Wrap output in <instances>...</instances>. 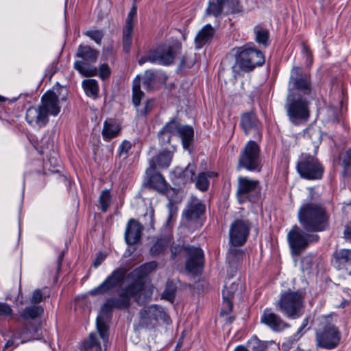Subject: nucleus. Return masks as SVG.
Masks as SVG:
<instances>
[{
  "label": "nucleus",
  "instance_id": "obj_1",
  "mask_svg": "<svg viewBox=\"0 0 351 351\" xmlns=\"http://www.w3.org/2000/svg\"><path fill=\"white\" fill-rule=\"evenodd\" d=\"M313 88L311 75L302 71L298 66H293L289 81L288 94L285 108L289 121L295 125L308 121L310 99H313Z\"/></svg>",
  "mask_w": 351,
  "mask_h": 351
},
{
  "label": "nucleus",
  "instance_id": "obj_2",
  "mask_svg": "<svg viewBox=\"0 0 351 351\" xmlns=\"http://www.w3.org/2000/svg\"><path fill=\"white\" fill-rule=\"evenodd\" d=\"M298 220L303 230L308 232L323 231L328 226V215L319 204H303L298 211Z\"/></svg>",
  "mask_w": 351,
  "mask_h": 351
},
{
  "label": "nucleus",
  "instance_id": "obj_3",
  "mask_svg": "<svg viewBox=\"0 0 351 351\" xmlns=\"http://www.w3.org/2000/svg\"><path fill=\"white\" fill-rule=\"evenodd\" d=\"M171 252V259L179 261L185 254L186 257V269L191 273H197L203 266L204 254L199 247L193 246L184 247L180 243H176L171 240L169 245Z\"/></svg>",
  "mask_w": 351,
  "mask_h": 351
},
{
  "label": "nucleus",
  "instance_id": "obj_4",
  "mask_svg": "<svg viewBox=\"0 0 351 351\" xmlns=\"http://www.w3.org/2000/svg\"><path fill=\"white\" fill-rule=\"evenodd\" d=\"M130 305V300L122 291L118 298H110L103 304L101 313L97 318V328L104 341V346H106L108 341V327L105 320L110 318L112 309H124L128 308Z\"/></svg>",
  "mask_w": 351,
  "mask_h": 351
},
{
  "label": "nucleus",
  "instance_id": "obj_5",
  "mask_svg": "<svg viewBox=\"0 0 351 351\" xmlns=\"http://www.w3.org/2000/svg\"><path fill=\"white\" fill-rule=\"evenodd\" d=\"M278 306L280 311L288 317H299L303 313L304 293L299 290L293 291L289 289L282 293Z\"/></svg>",
  "mask_w": 351,
  "mask_h": 351
},
{
  "label": "nucleus",
  "instance_id": "obj_6",
  "mask_svg": "<svg viewBox=\"0 0 351 351\" xmlns=\"http://www.w3.org/2000/svg\"><path fill=\"white\" fill-rule=\"evenodd\" d=\"M180 44L173 46L160 45L154 49L149 50L145 56L140 58L138 62L140 65L147 62L152 63H159L161 64L168 65L171 64L176 54L180 50Z\"/></svg>",
  "mask_w": 351,
  "mask_h": 351
},
{
  "label": "nucleus",
  "instance_id": "obj_7",
  "mask_svg": "<svg viewBox=\"0 0 351 351\" xmlns=\"http://www.w3.org/2000/svg\"><path fill=\"white\" fill-rule=\"evenodd\" d=\"M287 239L292 254L300 256L311 243L318 241L319 236L308 232H303L300 227L295 225L289 232Z\"/></svg>",
  "mask_w": 351,
  "mask_h": 351
},
{
  "label": "nucleus",
  "instance_id": "obj_8",
  "mask_svg": "<svg viewBox=\"0 0 351 351\" xmlns=\"http://www.w3.org/2000/svg\"><path fill=\"white\" fill-rule=\"evenodd\" d=\"M245 168L250 171H261L260 148L258 144L250 141L245 145L239 158L238 169Z\"/></svg>",
  "mask_w": 351,
  "mask_h": 351
},
{
  "label": "nucleus",
  "instance_id": "obj_9",
  "mask_svg": "<svg viewBox=\"0 0 351 351\" xmlns=\"http://www.w3.org/2000/svg\"><path fill=\"white\" fill-rule=\"evenodd\" d=\"M237 53V64L244 71H250L265 62L262 52L248 45L238 48Z\"/></svg>",
  "mask_w": 351,
  "mask_h": 351
},
{
  "label": "nucleus",
  "instance_id": "obj_10",
  "mask_svg": "<svg viewBox=\"0 0 351 351\" xmlns=\"http://www.w3.org/2000/svg\"><path fill=\"white\" fill-rule=\"evenodd\" d=\"M99 51L92 49L89 46L80 45L76 56L81 58L84 61H76L74 68L84 76H95L97 74V69L95 66L89 64L96 62Z\"/></svg>",
  "mask_w": 351,
  "mask_h": 351
},
{
  "label": "nucleus",
  "instance_id": "obj_11",
  "mask_svg": "<svg viewBox=\"0 0 351 351\" xmlns=\"http://www.w3.org/2000/svg\"><path fill=\"white\" fill-rule=\"evenodd\" d=\"M297 170L302 178L307 180L320 179L324 172V168L318 160L308 154L300 156Z\"/></svg>",
  "mask_w": 351,
  "mask_h": 351
},
{
  "label": "nucleus",
  "instance_id": "obj_12",
  "mask_svg": "<svg viewBox=\"0 0 351 351\" xmlns=\"http://www.w3.org/2000/svg\"><path fill=\"white\" fill-rule=\"evenodd\" d=\"M138 328L152 329L158 324L160 319L166 320L167 315L160 306L152 305L139 312Z\"/></svg>",
  "mask_w": 351,
  "mask_h": 351
},
{
  "label": "nucleus",
  "instance_id": "obj_13",
  "mask_svg": "<svg viewBox=\"0 0 351 351\" xmlns=\"http://www.w3.org/2000/svg\"><path fill=\"white\" fill-rule=\"evenodd\" d=\"M166 133L178 134L182 138L183 147L186 149H189L193 141L194 132L193 128L189 125H180L175 119H172L167 123L159 132V134L163 135Z\"/></svg>",
  "mask_w": 351,
  "mask_h": 351
},
{
  "label": "nucleus",
  "instance_id": "obj_14",
  "mask_svg": "<svg viewBox=\"0 0 351 351\" xmlns=\"http://www.w3.org/2000/svg\"><path fill=\"white\" fill-rule=\"evenodd\" d=\"M341 335L338 329L331 324L316 332L317 346L326 349H332L339 343Z\"/></svg>",
  "mask_w": 351,
  "mask_h": 351
},
{
  "label": "nucleus",
  "instance_id": "obj_15",
  "mask_svg": "<svg viewBox=\"0 0 351 351\" xmlns=\"http://www.w3.org/2000/svg\"><path fill=\"white\" fill-rule=\"evenodd\" d=\"M251 228L250 223L247 220L237 219L230 228V241L234 246L243 245L249 235Z\"/></svg>",
  "mask_w": 351,
  "mask_h": 351
},
{
  "label": "nucleus",
  "instance_id": "obj_16",
  "mask_svg": "<svg viewBox=\"0 0 351 351\" xmlns=\"http://www.w3.org/2000/svg\"><path fill=\"white\" fill-rule=\"evenodd\" d=\"M259 182L250 180L245 177L238 178L237 196L240 204L246 201L254 202L256 197L253 195L258 191Z\"/></svg>",
  "mask_w": 351,
  "mask_h": 351
},
{
  "label": "nucleus",
  "instance_id": "obj_17",
  "mask_svg": "<svg viewBox=\"0 0 351 351\" xmlns=\"http://www.w3.org/2000/svg\"><path fill=\"white\" fill-rule=\"evenodd\" d=\"M125 270L123 268L115 269L99 286L90 291L91 295H103L121 285L125 278Z\"/></svg>",
  "mask_w": 351,
  "mask_h": 351
},
{
  "label": "nucleus",
  "instance_id": "obj_18",
  "mask_svg": "<svg viewBox=\"0 0 351 351\" xmlns=\"http://www.w3.org/2000/svg\"><path fill=\"white\" fill-rule=\"evenodd\" d=\"M195 167L193 165H188L184 170V175L187 178H190L191 181H195V186L202 191H206L209 186L208 178L215 176L214 172H202L194 178Z\"/></svg>",
  "mask_w": 351,
  "mask_h": 351
},
{
  "label": "nucleus",
  "instance_id": "obj_19",
  "mask_svg": "<svg viewBox=\"0 0 351 351\" xmlns=\"http://www.w3.org/2000/svg\"><path fill=\"white\" fill-rule=\"evenodd\" d=\"M261 322L265 324L274 331H282L289 327L278 315L273 313L271 309L266 308L261 317Z\"/></svg>",
  "mask_w": 351,
  "mask_h": 351
},
{
  "label": "nucleus",
  "instance_id": "obj_20",
  "mask_svg": "<svg viewBox=\"0 0 351 351\" xmlns=\"http://www.w3.org/2000/svg\"><path fill=\"white\" fill-rule=\"evenodd\" d=\"M26 120L32 126L41 128L49 121L46 111L40 106L38 107H30L26 112Z\"/></svg>",
  "mask_w": 351,
  "mask_h": 351
},
{
  "label": "nucleus",
  "instance_id": "obj_21",
  "mask_svg": "<svg viewBox=\"0 0 351 351\" xmlns=\"http://www.w3.org/2000/svg\"><path fill=\"white\" fill-rule=\"evenodd\" d=\"M40 106L48 116H56L60 111L58 96L53 91H48L42 97Z\"/></svg>",
  "mask_w": 351,
  "mask_h": 351
},
{
  "label": "nucleus",
  "instance_id": "obj_22",
  "mask_svg": "<svg viewBox=\"0 0 351 351\" xmlns=\"http://www.w3.org/2000/svg\"><path fill=\"white\" fill-rule=\"evenodd\" d=\"M143 226L138 221L131 219L129 220L125 233V239L128 244L133 245L137 243L141 236Z\"/></svg>",
  "mask_w": 351,
  "mask_h": 351
},
{
  "label": "nucleus",
  "instance_id": "obj_23",
  "mask_svg": "<svg viewBox=\"0 0 351 351\" xmlns=\"http://www.w3.org/2000/svg\"><path fill=\"white\" fill-rule=\"evenodd\" d=\"M241 125L245 134L252 133L259 135L260 123L254 113H244L241 116Z\"/></svg>",
  "mask_w": 351,
  "mask_h": 351
},
{
  "label": "nucleus",
  "instance_id": "obj_24",
  "mask_svg": "<svg viewBox=\"0 0 351 351\" xmlns=\"http://www.w3.org/2000/svg\"><path fill=\"white\" fill-rule=\"evenodd\" d=\"M173 155V152L168 150H163L160 152L149 161L148 172L156 170L157 167L161 169L167 168L172 160Z\"/></svg>",
  "mask_w": 351,
  "mask_h": 351
},
{
  "label": "nucleus",
  "instance_id": "obj_25",
  "mask_svg": "<svg viewBox=\"0 0 351 351\" xmlns=\"http://www.w3.org/2000/svg\"><path fill=\"white\" fill-rule=\"evenodd\" d=\"M146 175L148 178V184L150 187L156 191L163 193L167 189V184L164 177L160 173L156 172V170L148 172V168L146 170Z\"/></svg>",
  "mask_w": 351,
  "mask_h": 351
},
{
  "label": "nucleus",
  "instance_id": "obj_26",
  "mask_svg": "<svg viewBox=\"0 0 351 351\" xmlns=\"http://www.w3.org/2000/svg\"><path fill=\"white\" fill-rule=\"evenodd\" d=\"M205 211V206L197 199H193L184 212L185 218L189 221L198 219Z\"/></svg>",
  "mask_w": 351,
  "mask_h": 351
},
{
  "label": "nucleus",
  "instance_id": "obj_27",
  "mask_svg": "<svg viewBox=\"0 0 351 351\" xmlns=\"http://www.w3.org/2000/svg\"><path fill=\"white\" fill-rule=\"evenodd\" d=\"M228 0H210L206 9V16H213L218 21L223 14L224 8Z\"/></svg>",
  "mask_w": 351,
  "mask_h": 351
},
{
  "label": "nucleus",
  "instance_id": "obj_28",
  "mask_svg": "<svg viewBox=\"0 0 351 351\" xmlns=\"http://www.w3.org/2000/svg\"><path fill=\"white\" fill-rule=\"evenodd\" d=\"M215 34V29L210 25L208 24L201 29L195 38V43L197 48H201L203 45L210 42Z\"/></svg>",
  "mask_w": 351,
  "mask_h": 351
},
{
  "label": "nucleus",
  "instance_id": "obj_29",
  "mask_svg": "<svg viewBox=\"0 0 351 351\" xmlns=\"http://www.w3.org/2000/svg\"><path fill=\"white\" fill-rule=\"evenodd\" d=\"M157 263L156 261H151L142 265L138 268L134 269L130 274L131 278H140L143 280V278L154 271L157 267Z\"/></svg>",
  "mask_w": 351,
  "mask_h": 351
},
{
  "label": "nucleus",
  "instance_id": "obj_30",
  "mask_svg": "<svg viewBox=\"0 0 351 351\" xmlns=\"http://www.w3.org/2000/svg\"><path fill=\"white\" fill-rule=\"evenodd\" d=\"M120 131L119 126L112 119L106 120L104 123L102 136L106 141H109L117 136Z\"/></svg>",
  "mask_w": 351,
  "mask_h": 351
},
{
  "label": "nucleus",
  "instance_id": "obj_31",
  "mask_svg": "<svg viewBox=\"0 0 351 351\" xmlns=\"http://www.w3.org/2000/svg\"><path fill=\"white\" fill-rule=\"evenodd\" d=\"M134 280L130 284L125 287L122 291L125 295H127L130 300L132 297L136 298L144 288V282L140 278H132Z\"/></svg>",
  "mask_w": 351,
  "mask_h": 351
},
{
  "label": "nucleus",
  "instance_id": "obj_32",
  "mask_svg": "<svg viewBox=\"0 0 351 351\" xmlns=\"http://www.w3.org/2000/svg\"><path fill=\"white\" fill-rule=\"evenodd\" d=\"M171 243V237H165L156 241L150 249V253L153 256H157L162 254Z\"/></svg>",
  "mask_w": 351,
  "mask_h": 351
},
{
  "label": "nucleus",
  "instance_id": "obj_33",
  "mask_svg": "<svg viewBox=\"0 0 351 351\" xmlns=\"http://www.w3.org/2000/svg\"><path fill=\"white\" fill-rule=\"evenodd\" d=\"M335 263L339 269H341L346 263H351V250L342 249L335 253Z\"/></svg>",
  "mask_w": 351,
  "mask_h": 351
},
{
  "label": "nucleus",
  "instance_id": "obj_34",
  "mask_svg": "<svg viewBox=\"0 0 351 351\" xmlns=\"http://www.w3.org/2000/svg\"><path fill=\"white\" fill-rule=\"evenodd\" d=\"M43 313V308L40 306H31L25 308L21 313L24 319H34Z\"/></svg>",
  "mask_w": 351,
  "mask_h": 351
},
{
  "label": "nucleus",
  "instance_id": "obj_35",
  "mask_svg": "<svg viewBox=\"0 0 351 351\" xmlns=\"http://www.w3.org/2000/svg\"><path fill=\"white\" fill-rule=\"evenodd\" d=\"M132 101L135 106H138L141 99L144 97V93L141 90V78L136 77L133 81Z\"/></svg>",
  "mask_w": 351,
  "mask_h": 351
},
{
  "label": "nucleus",
  "instance_id": "obj_36",
  "mask_svg": "<svg viewBox=\"0 0 351 351\" xmlns=\"http://www.w3.org/2000/svg\"><path fill=\"white\" fill-rule=\"evenodd\" d=\"M339 160L341 165L344 169L343 175L345 176H350L351 175V149L342 152L340 154Z\"/></svg>",
  "mask_w": 351,
  "mask_h": 351
},
{
  "label": "nucleus",
  "instance_id": "obj_37",
  "mask_svg": "<svg viewBox=\"0 0 351 351\" xmlns=\"http://www.w3.org/2000/svg\"><path fill=\"white\" fill-rule=\"evenodd\" d=\"M83 88L88 96L97 97L99 92L97 82L93 79L85 80L82 82Z\"/></svg>",
  "mask_w": 351,
  "mask_h": 351
},
{
  "label": "nucleus",
  "instance_id": "obj_38",
  "mask_svg": "<svg viewBox=\"0 0 351 351\" xmlns=\"http://www.w3.org/2000/svg\"><path fill=\"white\" fill-rule=\"evenodd\" d=\"M133 27L134 26L132 25H125L123 31V47L124 51L127 53L129 52L132 45Z\"/></svg>",
  "mask_w": 351,
  "mask_h": 351
},
{
  "label": "nucleus",
  "instance_id": "obj_39",
  "mask_svg": "<svg viewBox=\"0 0 351 351\" xmlns=\"http://www.w3.org/2000/svg\"><path fill=\"white\" fill-rule=\"evenodd\" d=\"M153 294L152 287H144L141 293L136 298L135 301L139 305H144L150 302Z\"/></svg>",
  "mask_w": 351,
  "mask_h": 351
},
{
  "label": "nucleus",
  "instance_id": "obj_40",
  "mask_svg": "<svg viewBox=\"0 0 351 351\" xmlns=\"http://www.w3.org/2000/svg\"><path fill=\"white\" fill-rule=\"evenodd\" d=\"M176 289V285L173 281H167L165 289L162 295V298L171 302H173L175 299Z\"/></svg>",
  "mask_w": 351,
  "mask_h": 351
},
{
  "label": "nucleus",
  "instance_id": "obj_41",
  "mask_svg": "<svg viewBox=\"0 0 351 351\" xmlns=\"http://www.w3.org/2000/svg\"><path fill=\"white\" fill-rule=\"evenodd\" d=\"M247 345L252 351H266L267 349V343L259 340L256 337L251 338Z\"/></svg>",
  "mask_w": 351,
  "mask_h": 351
},
{
  "label": "nucleus",
  "instance_id": "obj_42",
  "mask_svg": "<svg viewBox=\"0 0 351 351\" xmlns=\"http://www.w3.org/2000/svg\"><path fill=\"white\" fill-rule=\"evenodd\" d=\"M254 32L256 34V40L258 43H261L265 46L268 45L269 40V32L267 30L261 28L259 26H256L254 28Z\"/></svg>",
  "mask_w": 351,
  "mask_h": 351
},
{
  "label": "nucleus",
  "instance_id": "obj_43",
  "mask_svg": "<svg viewBox=\"0 0 351 351\" xmlns=\"http://www.w3.org/2000/svg\"><path fill=\"white\" fill-rule=\"evenodd\" d=\"M111 201V195L109 190H104L101 193L99 196V204L101 205V208L103 212H106L110 204Z\"/></svg>",
  "mask_w": 351,
  "mask_h": 351
},
{
  "label": "nucleus",
  "instance_id": "obj_44",
  "mask_svg": "<svg viewBox=\"0 0 351 351\" xmlns=\"http://www.w3.org/2000/svg\"><path fill=\"white\" fill-rule=\"evenodd\" d=\"M156 74L152 70H147L145 72L143 78V84L147 89L150 90L152 88L153 84L155 81Z\"/></svg>",
  "mask_w": 351,
  "mask_h": 351
},
{
  "label": "nucleus",
  "instance_id": "obj_45",
  "mask_svg": "<svg viewBox=\"0 0 351 351\" xmlns=\"http://www.w3.org/2000/svg\"><path fill=\"white\" fill-rule=\"evenodd\" d=\"M86 350L95 349V351H102L101 346L98 342L96 336L93 333H90L88 339L84 343Z\"/></svg>",
  "mask_w": 351,
  "mask_h": 351
},
{
  "label": "nucleus",
  "instance_id": "obj_46",
  "mask_svg": "<svg viewBox=\"0 0 351 351\" xmlns=\"http://www.w3.org/2000/svg\"><path fill=\"white\" fill-rule=\"evenodd\" d=\"M14 338L21 339V343L35 339L32 332L27 328H23L21 332L14 334Z\"/></svg>",
  "mask_w": 351,
  "mask_h": 351
},
{
  "label": "nucleus",
  "instance_id": "obj_47",
  "mask_svg": "<svg viewBox=\"0 0 351 351\" xmlns=\"http://www.w3.org/2000/svg\"><path fill=\"white\" fill-rule=\"evenodd\" d=\"M45 293H46L41 289L35 290L30 299L31 303L38 304L41 302L45 298L49 296V294L46 295Z\"/></svg>",
  "mask_w": 351,
  "mask_h": 351
},
{
  "label": "nucleus",
  "instance_id": "obj_48",
  "mask_svg": "<svg viewBox=\"0 0 351 351\" xmlns=\"http://www.w3.org/2000/svg\"><path fill=\"white\" fill-rule=\"evenodd\" d=\"M85 35L93 39L96 43L100 44L104 34L101 30H89L84 33Z\"/></svg>",
  "mask_w": 351,
  "mask_h": 351
},
{
  "label": "nucleus",
  "instance_id": "obj_49",
  "mask_svg": "<svg viewBox=\"0 0 351 351\" xmlns=\"http://www.w3.org/2000/svg\"><path fill=\"white\" fill-rule=\"evenodd\" d=\"M236 291V285L232 284L230 287L225 286L222 291L223 300H230L234 297V292Z\"/></svg>",
  "mask_w": 351,
  "mask_h": 351
},
{
  "label": "nucleus",
  "instance_id": "obj_50",
  "mask_svg": "<svg viewBox=\"0 0 351 351\" xmlns=\"http://www.w3.org/2000/svg\"><path fill=\"white\" fill-rule=\"evenodd\" d=\"M226 5H228V10L226 11L227 14L238 12L241 11V7L239 5V0H228L226 2Z\"/></svg>",
  "mask_w": 351,
  "mask_h": 351
},
{
  "label": "nucleus",
  "instance_id": "obj_51",
  "mask_svg": "<svg viewBox=\"0 0 351 351\" xmlns=\"http://www.w3.org/2000/svg\"><path fill=\"white\" fill-rule=\"evenodd\" d=\"M131 147V143L127 141H124L119 147V156L123 157V158H126L128 156V152L130 150Z\"/></svg>",
  "mask_w": 351,
  "mask_h": 351
},
{
  "label": "nucleus",
  "instance_id": "obj_52",
  "mask_svg": "<svg viewBox=\"0 0 351 351\" xmlns=\"http://www.w3.org/2000/svg\"><path fill=\"white\" fill-rule=\"evenodd\" d=\"M222 308L221 311V315H226L230 313L232 310L233 305L232 303V300H223Z\"/></svg>",
  "mask_w": 351,
  "mask_h": 351
},
{
  "label": "nucleus",
  "instance_id": "obj_53",
  "mask_svg": "<svg viewBox=\"0 0 351 351\" xmlns=\"http://www.w3.org/2000/svg\"><path fill=\"white\" fill-rule=\"evenodd\" d=\"M99 76L102 80L108 78L110 75V69L107 64H103L99 69Z\"/></svg>",
  "mask_w": 351,
  "mask_h": 351
},
{
  "label": "nucleus",
  "instance_id": "obj_54",
  "mask_svg": "<svg viewBox=\"0 0 351 351\" xmlns=\"http://www.w3.org/2000/svg\"><path fill=\"white\" fill-rule=\"evenodd\" d=\"M136 13H137L136 7L135 5H134L131 8L130 12L128 14L126 21H125V25H132V26H134V19L135 16L136 15Z\"/></svg>",
  "mask_w": 351,
  "mask_h": 351
},
{
  "label": "nucleus",
  "instance_id": "obj_55",
  "mask_svg": "<svg viewBox=\"0 0 351 351\" xmlns=\"http://www.w3.org/2000/svg\"><path fill=\"white\" fill-rule=\"evenodd\" d=\"M12 313V310L8 304L0 303V316H8Z\"/></svg>",
  "mask_w": 351,
  "mask_h": 351
},
{
  "label": "nucleus",
  "instance_id": "obj_56",
  "mask_svg": "<svg viewBox=\"0 0 351 351\" xmlns=\"http://www.w3.org/2000/svg\"><path fill=\"white\" fill-rule=\"evenodd\" d=\"M167 207L169 211V221L172 219L176 215L178 208L172 201H169Z\"/></svg>",
  "mask_w": 351,
  "mask_h": 351
},
{
  "label": "nucleus",
  "instance_id": "obj_57",
  "mask_svg": "<svg viewBox=\"0 0 351 351\" xmlns=\"http://www.w3.org/2000/svg\"><path fill=\"white\" fill-rule=\"evenodd\" d=\"M106 255L99 252L94 261V266L95 267H98L101 263L105 260Z\"/></svg>",
  "mask_w": 351,
  "mask_h": 351
},
{
  "label": "nucleus",
  "instance_id": "obj_58",
  "mask_svg": "<svg viewBox=\"0 0 351 351\" xmlns=\"http://www.w3.org/2000/svg\"><path fill=\"white\" fill-rule=\"evenodd\" d=\"M153 100H149L146 102L144 110L145 114H147L151 110L153 106Z\"/></svg>",
  "mask_w": 351,
  "mask_h": 351
},
{
  "label": "nucleus",
  "instance_id": "obj_59",
  "mask_svg": "<svg viewBox=\"0 0 351 351\" xmlns=\"http://www.w3.org/2000/svg\"><path fill=\"white\" fill-rule=\"evenodd\" d=\"M187 57L186 56H184L181 60V66L184 67H191L193 64V62H187Z\"/></svg>",
  "mask_w": 351,
  "mask_h": 351
},
{
  "label": "nucleus",
  "instance_id": "obj_60",
  "mask_svg": "<svg viewBox=\"0 0 351 351\" xmlns=\"http://www.w3.org/2000/svg\"><path fill=\"white\" fill-rule=\"evenodd\" d=\"M344 235L346 239H351V226H348L344 230Z\"/></svg>",
  "mask_w": 351,
  "mask_h": 351
},
{
  "label": "nucleus",
  "instance_id": "obj_61",
  "mask_svg": "<svg viewBox=\"0 0 351 351\" xmlns=\"http://www.w3.org/2000/svg\"><path fill=\"white\" fill-rule=\"evenodd\" d=\"M303 51L304 53H306L307 56H309L310 57L312 56L311 51L308 49L307 46H306L304 44L303 45Z\"/></svg>",
  "mask_w": 351,
  "mask_h": 351
},
{
  "label": "nucleus",
  "instance_id": "obj_62",
  "mask_svg": "<svg viewBox=\"0 0 351 351\" xmlns=\"http://www.w3.org/2000/svg\"><path fill=\"white\" fill-rule=\"evenodd\" d=\"M308 324V318H306L304 322H303V324L302 325V326L300 328L299 330H298V332H300Z\"/></svg>",
  "mask_w": 351,
  "mask_h": 351
},
{
  "label": "nucleus",
  "instance_id": "obj_63",
  "mask_svg": "<svg viewBox=\"0 0 351 351\" xmlns=\"http://www.w3.org/2000/svg\"><path fill=\"white\" fill-rule=\"evenodd\" d=\"M234 351H249V350L243 346H240L237 347Z\"/></svg>",
  "mask_w": 351,
  "mask_h": 351
},
{
  "label": "nucleus",
  "instance_id": "obj_64",
  "mask_svg": "<svg viewBox=\"0 0 351 351\" xmlns=\"http://www.w3.org/2000/svg\"><path fill=\"white\" fill-rule=\"evenodd\" d=\"M63 256H64V254H63V252H62L60 254V255L59 256V257H58V267H60L61 265Z\"/></svg>",
  "mask_w": 351,
  "mask_h": 351
}]
</instances>
